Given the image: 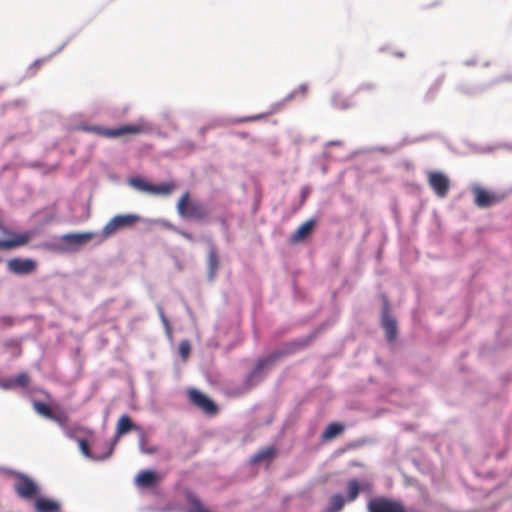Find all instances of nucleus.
Wrapping results in <instances>:
<instances>
[{
    "instance_id": "39448f33",
    "label": "nucleus",
    "mask_w": 512,
    "mask_h": 512,
    "mask_svg": "<svg viewBox=\"0 0 512 512\" xmlns=\"http://www.w3.org/2000/svg\"><path fill=\"white\" fill-rule=\"evenodd\" d=\"M369 512H406L404 505L400 501L388 499L386 497H375L367 504Z\"/></svg>"
},
{
    "instance_id": "c85d7f7f",
    "label": "nucleus",
    "mask_w": 512,
    "mask_h": 512,
    "mask_svg": "<svg viewBox=\"0 0 512 512\" xmlns=\"http://www.w3.org/2000/svg\"><path fill=\"white\" fill-rule=\"evenodd\" d=\"M140 450L145 454H155L158 448L155 446H147V440L143 437L140 440Z\"/></svg>"
},
{
    "instance_id": "b1692460",
    "label": "nucleus",
    "mask_w": 512,
    "mask_h": 512,
    "mask_svg": "<svg viewBox=\"0 0 512 512\" xmlns=\"http://www.w3.org/2000/svg\"><path fill=\"white\" fill-rule=\"evenodd\" d=\"M175 188L176 185L174 182H165L159 185L153 184L152 194L169 195L175 190Z\"/></svg>"
},
{
    "instance_id": "9b49d317",
    "label": "nucleus",
    "mask_w": 512,
    "mask_h": 512,
    "mask_svg": "<svg viewBox=\"0 0 512 512\" xmlns=\"http://www.w3.org/2000/svg\"><path fill=\"white\" fill-rule=\"evenodd\" d=\"M389 305L385 302V307L382 314V326L386 332V338L389 342L395 340L397 335V323L396 320L389 315Z\"/></svg>"
},
{
    "instance_id": "7ed1b4c3",
    "label": "nucleus",
    "mask_w": 512,
    "mask_h": 512,
    "mask_svg": "<svg viewBox=\"0 0 512 512\" xmlns=\"http://www.w3.org/2000/svg\"><path fill=\"white\" fill-rule=\"evenodd\" d=\"M14 490L17 496L24 500H35L40 494L38 484L32 478L22 473L15 475Z\"/></svg>"
},
{
    "instance_id": "f03ea898",
    "label": "nucleus",
    "mask_w": 512,
    "mask_h": 512,
    "mask_svg": "<svg viewBox=\"0 0 512 512\" xmlns=\"http://www.w3.org/2000/svg\"><path fill=\"white\" fill-rule=\"evenodd\" d=\"M84 131L95 133L105 138H117L126 134H141L146 132L149 127L146 123H135L120 126L118 128L110 129L102 126H85L82 128Z\"/></svg>"
},
{
    "instance_id": "bb28decb",
    "label": "nucleus",
    "mask_w": 512,
    "mask_h": 512,
    "mask_svg": "<svg viewBox=\"0 0 512 512\" xmlns=\"http://www.w3.org/2000/svg\"><path fill=\"white\" fill-rule=\"evenodd\" d=\"M347 491H348V496H347L348 501H354L358 497L359 492H360V485L356 479H352L348 482Z\"/></svg>"
},
{
    "instance_id": "a19ab883",
    "label": "nucleus",
    "mask_w": 512,
    "mask_h": 512,
    "mask_svg": "<svg viewBox=\"0 0 512 512\" xmlns=\"http://www.w3.org/2000/svg\"><path fill=\"white\" fill-rule=\"evenodd\" d=\"M248 134L247 133H243L241 134V137H246Z\"/></svg>"
},
{
    "instance_id": "72a5a7b5",
    "label": "nucleus",
    "mask_w": 512,
    "mask_h": 512,
    "mask_svg": "<svg viewBox=\"0 0 512 512\" xmlns=\"http://www.w3.org/2000/svg\"><path fill=\"white\" fill-rule=\"evenodd\" d=\"M0 321L2 324L7 326H12L14 324V319L11 316H3Z\"/></svg>"
},
{
    "instance_id": "c9c22d12",
    "label": "nucleus",
    "mask_w": 512,
    "mask_h": 512,
    "mask_svg": "<svg viewBox=\"0 0 512 512\" xmlns=\"http://www.w3.org/2000/svg\"><path fill=\"white\" fill-rule=\"evenodd\" d=\"M181 236H183L185 239L189 240V241H192L193 240V235L189 232H186V231H181V230H178L177 231Z\"/></svg>"
},
{
    "instance_id": "6e6552de",
    "label": "nucleus",
    "mask_w": 512,
    "mask_h": 512,
    "mask_svg": "<svg viewBox=\"0 0 512 512\" xmlns=\"http://www.w3.org/2000/svg\"><path fill=\"white\" fill-rule=\"evenodd\" d=\"M190 402L208 415H215L218 412L217 405L205 394L196 389L188 392Z\"/></svg>"
},
{
    "instance_id": "20e7f679",
    "label": "nucleus",
    "mask_w": 512,
    "mask_h": 512,
    "mask_svg": "<svg viewBox=\"0 0 512 512\" xmlns=\"http://www.w3.org/2000/svg\"><path fill=\"white\" fill-rule=\"evenodd\" d=\"M139 219L140 217L135 214L116 215L104 226L102 233L109 237L120 229L133 226Z\"/></svg>"
},
{
    "instance_id": "f257e3e1",
    "label": "nucleus",
    "mask_w": 512,
    "mask_h": 512,
    "mask_svg": "<svg viewBox=\"0 0 512 512\" xmlns=\"http://www.w3.org/2000/svg\"><path fill=\"white\" fill-rule=\"evenodd\" d=\"M180 217L188 220L203 221L209 215L205 204L197 200H190L189 191L184 192L176 205Z\"/></svg>"
},
{
    "instance_id": "58836bf2",
    "label": "nucleus",
    "mask_w": 512,
    "mask_h": 512,
    "mask_svg": "<svg viewBox=\"0 0 512 512\" xmlns=\"http://www.w3.org/2000/svg\"><path fill=\"white\" fill-rule=\"evenodd\" d=\"M397 56H399V57H403V56H404V54H403V53H397Z\"/></svg>"
},
{
    "instance_id": "4be33fe9",
    "label": "nucleus",
    "mask_w": 512,
    "mask_h": 512,
    "mask_svg": "<svg viewBox=\"0 0 512 512\" xmlns=\"http://www.w3.org/2000/svg\"><path fill=\"white\" fill-rule=\"evenodd\" d=\"M344 498L340 494H334L328 502L327 512H339L344 506Z\"/></svg>"
},
{
    "instance_id": "2eb2a0df",
    "label": "nucleus",
    "mask_w": 512,
    "mask_h": 512,
    "mask_svg": "<svg viewBox=\"0 0 512 512\" xmlns=\"http://www.w3.org/2000/svg\"><path fill=\"white\" fill-rule=\"evenodd\" d=\"M158 482V476L155 472L150 470L141 471L136 477L137 485L141 487H152Z\"/></svg>"
},
{
    "instance_id": "e433bc0d",
    "label": "nucleus",
    "mask_w": 512,
    "mask_h": 512,
    "mask_svg": "<svg viewBox=\"0 0 512 512\" xmlns=\"http://www.w3.org/2000/svg\"><path fill=\"white\" fill-rule=\"evenodd\" d=\"M159 312H160V317H161V320H162L163 324H164L167 328H169L170 324H169V321H168V319L166 318V316H165V314H164L163 310H162V309H159Z\"/></svg>"
},
{
    "instance_id": "9d476101",
    "label": "nucleus",
    "mask_w": 512,
    "mask_h": 512,
    "mask_svg": "<svg viewBox=\"0 0 512 512\" xmlns=\"http://www.w3.org/2000/svg\"><path fill=\"white\" fill-rule=\"evenodd\" d=\"M131 430H138V427L132 422L131 418L128 415H126V414L122 415L117 422L115 439L110 447V450L105 456L101 457L100 459H105V458L109 457L112 454L113 448H114L115 444L117 443L118 439L122 435L128 433Z\"/></svg>"
},
{
    "instance_id": "f704fd0d",
    "label": "nucleus",
    "mask_w": 512,
    "mask_h": 512,
    "mask_svg": "<svg viewBox=\"0 0 512 512\" xmlns=\"http://www.w3.org/2000/svg\"><path fill=\"white\" fill-rule=\"evenodd\" d=\"M339 97L338 96H335L334 97V104L337 106V107H340V108H347L349 106V104H347L346 102L344 101H340L338 99Z\"/></svg>"
},
{
    "instance_id": "ddd939ff",
    "label": "nucleus",
    "mask_w": 512,
    "mask_h": 512,
    "mask_svg": "<svg viewBox=\"0 0 512 512\" xmlns=\"http://www.w3.org/2000/svg\"><path fill=\"white\" fill-rule=\"evenodd\" d=\"M34 509L36 512H59L60 504L56 500L37 496Z\"/></svg>"
},
{
    "instance_id": "6ab92c4d",
    "label": "nucleus",
    "mask_w": 512,
    "mask_h": 512,
    "mask_svg": "<svg viewBox=\"0 0 512 512\" xmlns=\"http://www.w3.org/2000/svg\"><path fill=\"white\" fill-rule=\"evenodd\" d=\"M343 430H344L343 425L336 423V422L330 423L324 430V432L322 434V438L324 440L333 439L336 436H338L340 433H342Z\"/></svg>"
},
{
    "instance_id": "a211bd4d",
    "label": "nucleus",
    "mask_w": 512,
    "mask_h": 512,
    "mask_svg": "<svg viewBox=\"0 0 512 512\" xmlns=\"http://www.w3.org/2000/svg\"><path fill=\"white\" fill-rule=\"evenodd\" d=\"M129 184L136 190L152 194L153 184L141 177L131 178Z\"/></svg>"
},
{
    "instance_id": "a878e982",
    "label": "nucleus",
    "mask_w": 512,
    "mask_h": 512,
    "mask_svg": "<svg viewBox=\"0 0 512 512\" xmlns=\"http://www.w3.org/2000/svg\"><path fill=\"white\" fill-rule=\"evenodd\" d=\"M33 408L38 414L44 416L45 418L51 419L53 417V412L50 406L44 402L35 401L33 403Z\"/></svg>"
},
{
    "instance_id": "2f4dec72",
    "label": "nucleus",
    "mask_w": 512,
    "mask_h": 512,
    "mask_svg": "<svg viewBox=\"0 0 512 512\" xmlns=\"http://www.w3.org/2000/svg\"><path fill=\"white\" fill-rule=\"evenodd\" d=\"M14 381L17 385L25 387L29 383V376L26 373H21L16 376Z\"/></svg>"
},
{
    "instance_id": "473e14b6",
    "label": "nucleus",
    "mask_w": 512,
    "mask_h": 512,
    "mask_svg": "<svg viewBox=\"0 0 512 512\" xmlns=\"http://www.w3.org/2000/svg\"><path fill=\"white\" fill-rule=\"evenodd\" d=\"M375 90V85L372 83H365L358 87L357 92H373Z\"/></svg>"
},
{
    "instance_id": "393cba45",
    "label": "nucleus",
    "mask_w": 512,
    "mask_h": 512,
    "mask_svg": "<svg viewBox=\"0 0 512 512\" xmlns=\"http://www.w3.org/2000/svg\"><path fill=\"white\" fill-rule=\"evenodd\" d=\"M280 108H281V104L278 103V104H275L273 106V110L272 111L265 112V113H260V114H256V115H252V116L242 117L238 121L239 122H254V121H258V120L267 118L268 116H270L274 112L280 110Z\"/></svg>"
},
{
    "instance_id": "f3484780",
    "label": "nucleus",
    "mask_w": 512,
    "mask_h": 512,
    "mask_svg": "<svg viewBox=\"0 0 512 512\" xmlns=\"http://www.w3.org/2000/svg\"><path fill=\"white\" fill-rule=\"evenodd\" d=\"M208 268H209V278L211 280L214 279L216 272L219 268V258L216 252V249L212 247L208 254Z\"/></svg>"
},
{
    "instance_id": "4468645a",
    "label": "nucleus",
    "mask_w": 512,
    "mask_h": 512,
    "mask_svg": "<svg viewBox=\"0 0 512 512\" xmlns=\"http://www.w3.org/2000/svg\"><path fill=\"white\" fill-rule=\"evenodd\" d=\"M315 227V220L310 219L304 222L302 225L298 227V229L291 236V241L293 243H298L307 238L313 231Z\"/></svg>"
},
{
    "instance_id": "0eeeda50",
    "label": "nucleus",
    "mask_w": 512,
    "mask_h": 512,
    "mask_svg": "<svg viewBox=\"0 0 512 512\" xmlns=\"http://www.w3.org/2000/svg\"><path fill=\"white\" fill-rule=\"evenodd\" d=\"M472 193L474 195V203L479 208L490 207L499 203L503 199L502 196L477 185L472 187Z\"/></svg>"
},
{
    "instance_id": "c756f323",
    "label": "nucleus",
    "mask_w": 512,
    "mask_h": 512,
    "mask_svg": "<svg viewBox=\"0 0 512 512\" xmlns=\"http://www.w3.org/2000/svg\"><path fill=\"white\" fill-rule=\"evenodd\" d=\"M78 445H79V448L82 452V454L88 458H94L92 455H91V451H90V447H89V443L87 440L85 439H80L78 440Z\"/></svg>"
},
{
    "instance_id": "f8f14e48",
    "label": "nucleus",
    "mask_w": 512,
    "mask_h": 512,
    "mask_svg": "<svg viewBox=\"0 0 512 512\" xmlns=\"http://www.w3.org/2000/svg\"><path fill=\"white\" fill-rule=\"evenodd\" d=\"M32 237L30 232L14 234L11 239H0V250H10L16 247L26 245Z\"/></svg>"
},
{
    "instance_id": "aec40b11",
    "label": "nucleus",
    "mask_w": 512,
    "mask_h": 512,
    "mask_svg": "<svg viewBox=\"0 0 512 512\" xmlns=\"http://www.w3.org/2000/svg\"><path fill=\"white\" fill-rule=\"evenodd\" d=\"M93 233L67 234L63 236V240L73 244H83L91 240Z\"/></svg>"
},
{
    "instance_id": "423d86ee",
    "label": "nucleus",
    "mask_w": 512,
    "mask_h": 512,
    "mask_svg": "<svg viewBox=\"0 0 512 512\" xmlns=\"http://www.w3.org/2000/svg\"><path fill=\"white\" fill-rule=\"evenodd\" d=\"M427 178L429 186L438 197L444 198L447 196L450 190V180L446 175L438 171H431Z\"/></svg>"
},
{
    "instance_id": "dca6fc26",
    "label": "nucleus",
    "mask_w": 512,
    "mask_h": 512,
    "mask_svg": "<svg viewBox=\"0 0 512 512\" xmlns=\"http://www.w3.org/2000/svg\"><path fill=\"white\" fill-rule=\"evenodd\" d=\"M277 355H271L265 359H261L258 361L257 365L253 369V371L250 373L248 380L252 381L254 378L260 376L261 372L266 366L272 365L277 360Z\"/></svg>"
},
{
    "instance_id": "4c0bfd02",
    "label": "nucleus",
    "mask_w": 512,
    "mask_h": 512,
    "mask_svg": "<svg viewBox=\"0 0 512 512\" xmlns=\"http://www.w3.org/2000/svg\"><path fill=\"white\" fill-rule=\"evenodd\" d=\"M79 430L81 432H84V433L88 434V435H92L93 434L92 430H90L88 428H79Z\"/></svg>"
},
{
    "instance_id": "7c9ffc66",
    "label": "nucleus",
    "mask_w": 512,
    "mask_h": 512,
    "mask_svg": "<svg viewBox=\"0 0 512 512\" xmlns=\"http://www.w3.org/2000/svg\"><path fill=\"white\" fill-rule=\"evenodd\" d=\"M50 420L58 423L61 427H65L68 421V416L65 413H60L58 415L53 413V417Z\"/></svg>"
},
{
    "instance_id": "1a4fd4ad",
    "label": "nucleus",
    "mask_w": 512,
    "mask_h": 512,
    "mask_svg": "<svg viewBox=\"0 0 512 512\" xmlns=\"http://www.w3.org/2000/svg\"><path fill=\"white\" fill-rule=\"evenodd\" d=\"M7 268L15 275H28L36 271L37 262L33 259L15 257L8 260Z\"/></svg>"
},
{
    "instance_id": "5701e85b",
    "label": "nucleus",
    "mask_w": 512,
    "mask_h": 512,
    "mask_svg": "<svg viewBox=\"0 0 512 512\" xmlns=\"http://www.w3.org/2000/svg\"><path fill=\"white\" fill-rule=\"evenodd\" d=\"M187 502L190 505V510L188 512H209L205 509L201 500L192 493L187 495Z\"/></svg>"
},
{
    "instance_id": "cd10ccee",
    "label": "nucleus",
    "mask_w": 512,
    "mask_h": 512,
    "mask_svg": "<svg viewBox=\"0 0 512 512\" xmlns=\"http://www.w3.org/2000/svg\"><path fill=\"white\" fill-rule=\"evenodd\" d=\"M191 351L190 343L187 340L181 341L179 344V353L186 360Z\"/></svg>"
},
{
    "instance_id": "412c9836",
    "label": "nucleus",
    "mask_w": 512,
    "mask_h": 512,
    "mask_svg": "<svg viewBox=\"0 0 512 512\" xmlns=\"http://www.w3.org/2000/svg\"><path fill=\"white\" fill-rule=\"evenodd\" d=\"M276 449L274 447H268V448H265L261 451H259L258 453H256L253 457H252V462L253 463H260L264 460H269V459H272L273 457L276 456Z\"/></svg>"
},
{
    "instance_id": "ea45409f",
    "label": "nucleus",
    "mask_w": 512,
    "mask_h": 512,
    "mask_svg": "<svg viewBox=\"0 0 512 512\" xmlns=\"http://www.w3.org/2000/svg\"><path fill=\"white\" fill-rule=\"evenodd\" d=\"M0 230H4V226L2 225L1 222H0Z\"/></svg>"
}]
</instances>
